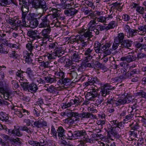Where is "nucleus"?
Segmentation results:
<instances>
[{"mask_svg":"<svg viewBox=\"0 0 146 146\" xmlns=\"http://www.w3.org/2000/svg\"><path fill=\"white\" fill-rule=\"evenodd\" d=\"M88 111H89V112L83 111L79 113L78 112H72L71 111L70 112H67L66 114L69 117L71 118L74 117L76 118V121H79L80 118L81 120H83L85 119H93L96 118V116L92 113L97 112V110L94 107L88 108Z\"/></svg>","mask_w":146,"mask_h":146,"instance_id":"nucleus-1","label":"nucleus"},{"mask_svg":"<svg viewBox=\"0 0 146 146\" xmlns=\"http://www.w3.org/2000/svg\"><path fill=\"white\" fill-rule=\"evenodd\" d=\"M124 35L122 33L117 34V36L114 38L115 40L121 44V47L123 48L130 49L131 46L133 41L130 39H124Z\"/></svg>","mask_w":146,"mask_h":146,"instance_id":"nucleus-2","label":"nucleus"},{"mask_svg":"<svg viewBox=\"0 0 146 146\" xmlns=\"http://www.w3.org/2000/svg\"><path fill=\"white\" fill-rule=\"evenodd\" d=\"M32 7L36 10L42 9L46 11L48 9L45 0H32Z\"/></svg>","mask_w":146,"mask_h":146,"instance_id":"nucleus-3","label":"nucleus"},{"mask_svg":"<svg viewBox=\"0 0 146 146\" xmlns=\"http://www.w3.org/2000/svg\"><path fill=\"white\" fill-rule=\"evenodd\" d=\"M38 21L39 22L38 27L40 28H46L50 26V21L48 19V16H43L42 14L40 15L38 17Z\"/></svg>","mask_w":146,"mask_h":146,"instance_id":"nucleus-4","label":"nucleus"},{"mask_svg":"<svg viewBox=\"0 0 146 146\" xmlns=\"http://www.w3.org/2000/svg\"><path fill=\"white\" fill-rule=\"evenodd\" d=\"M19 1L22 11V17L26 16L29 11V3L28 0H19Z\"/></svg>","mask_w":146,"mask_h":146,"instance_id":"nucleus-5","label":"nucleus"},{"mask_svg":"<svg viewBox=\"0 0 146 146\" xmlns=\"http://www.w3.org/2000/svg\"><path fill=\"white\" fill-rule=\"evenodd\" d=\"M26 16L21 17L22 21L23 22V25L25 27H30L32 28H35L37 27L39 24L38 19V17L37 18H33L29 20V25L27 24L25 21Z\"/></svg>","mask_w":146,"mask_h":146,"instance_id":"nucleus-6","label":"nucleus"},{"mask_svg":"<svg viewBox=\"0 0 146 146\" xmlns=\"http://www.w3.org/2000/svg\"><path fill=\"white\" fill-rule=\"evenodd\" d=\"M90 31L89 29L85 30L84 29H81L79 31L80 38H84L89 41H91L90 38L92 37L93 35L92 32Z\"/></svg>","mask_w":146,"mask_h":146,"instance_id":"nucleus-7","label":"nucleus"},{"mask_svg":"<svg viewBox=\"0 0 146 146\" xmlns=\"http://www.w3.org/2000/svg\"><path fill=\"white\" fill-rule=\"evenodd\" d=\"M31 126L33 127H36L39 128L47 126L46 122L43 119H41L38 120H31Z\"/></svg>","mask_w":146,"mask_h":146,"instance_id":"nucleus-8","label":"nucleus"},{"mask_svg":"<svg viewBox=\"0 0 146 146\" xmlns=\"http://www.w3.org/2000/svg\"><path fill=\"white\" fill-rule=\"evenodd\" d=\"M133 100L132 97L130 95L127 94L124 98H121L118 99L116 104L120 106L126 103L128 104L131 102H133Z\"/></svg>","mask_w":146,"mask_h":146,"instance_id":"nucleus-9","label":"nucleus"},{"mask_svg":"<svg viewBox=\"0 0 146 146\" xmlns=\"http://www.w3.org/2000/svg\"><path fill=\"white\" fill-rule=\"evenodd\" d=\"M136 54L134 52L128 53V55L125 56H123L120 58V60L126 61L127 62L129 63L135 61L136 60Z\"/></svg>","mask_w":146,"mask_h":146,"instance_id":"nucleus-10","label":"nucleus"},{"mask_svg":"<svg viewBox=\"0 0 146 146\" xmlns=\"http://www.w3.org/2000/svg\"><path fill=\"white\" fill-rule=\"evenodd\" d=\"M27 35L29 37L31 38L32 40H38L41 38L37 30H29L28 31Z\"/></svg>","mask_w":146,"mask_h":146,"instance_id":"nucleus-11","label":"nucleus"},{"mask_svg":"<svg viewBox=\"0 0 146 146\" xmlns=\"http://www.w3.org/2000/svg\"><path fill=\"white\" fill-rule=\"evenodd\" d=\"M98 90L94 88L92 91L88 92L86 96V98L90 100H92L95 98L98 95Z\"/></svg>","mask_w":146,"mask_h":146,"instance_id":"nucleus-12","label":"nucleus"},{"mask_svg":"<svg viewBox=\"0 0 146 146\" xmlns=\"http://www.w3.org/2000/svg\"><path fill=\"white\" fill-rule=\"evenodd\" d=\"M78 12V10L74 9V8H72V7H71L70 8H67L64 10V13L66 16L73 17Z\"/></svg>","mask_w":146,"mask_h":146,"instance_id":"nucleus-13","label":"nucleus"},{"mask_svg":"<svg viewBox=\"0 0 146 146\" xmlns=\"http://www.w3.org/2000/svg\"><path fill=\"white\" fill-rule=\"evenodd\" d=\"M57 137L60 140L65 139L66 137L65 135V130L62 126L58 127L57 129Z\"/></svg>","mask_w":146,"mask_h":146,"instance_id":"nucleus-14","label":"nucleus"},{"mask_svg":"<svg viewBox=\"0 0 146 146\" xmlns=\"http://www.w3.org/2000/svg\"><path fill=\"white\" fill-rule=\"evenodd\" d=\"M126 30H128V33L129 35H128V37H133V36L137 35V34L139 32L138 30L136 29H134L130 28V27L127 25H126L125 26Z\"/></svg>","mask_w":146,"mask_h":146,"instance_id":"nucleus-15","label":"nucleus"},{"mask_svg":"<svg viewBox=\"0 0 146 146\" xmlns=\"http://www.w3.org/2000/svg\"><path fill=\"white\" fill-rule=\"evenodd\" d=\"M100 82V80L98 79L97 77H90L88 79V81L85 83V85L86 86H87L89 85H93L94 83L102 84V83H99Z\"/></svg>","mask_w":146,"mask_h":146,"instance_id":"nucleus-16","label":"nucleus"},{"mask_svg":"<svg viewBox=\"0 0 146 146\" xmlns=\"http://www.w3.org/2000/svg\"><path fill=\"white\" fill-rule=\"evenodd\" d=\"M46 29H43L41 33L42 35L43 36V38L45 39H48L50 37L49 34L51 31V27L50 26L48 27H46Z\"/></svg>","mask_w":146,"mask_h":146,"instance_id":"nucleus-17","label":"nucleus"},{"mask_svg":"<svg viewBox=\"0 0 146 146\" xmlns=\"http://www.w3.org/2000/svg\"><path fill=\"white\" fill-rule=\"evenodd\" d=\"M115 129V128L112 127L109 128L108 130H107V133L108 135H110V134L114 137L115 138H116V139H118L119 138L120 136Z\"/></svg>","mask_w":146,"mask_h":146,"instance_id":"nucleus-18","label":"nucleus"},{"mask_svg":"<svg viewBox=\"0 0 146 146\" xmlns=\"http://www.w3.org/2000/svg\"><path fill=\"white\" fill-rule=\"evenodd\" d=\"M3 92V93H1V94L4 97L5 99L9 101L10 102H11L12 99L10 95V92L8 89L7 88Z\"/></svg>","mask_w":146,"mask_h":146,"instance_id":"nucleus-19","label":"nucleus"},{"mask_svg":"<svg viewBox=\"0 0 146 146\" xmlns=\"http://www.w3.org/2000/svg\"><path fill=\"white\" fill-rule=\"evenodd\" d=\"M25 81H26L25 79L23 80H20L19 82L20 84V85L24 90L29 91V86L30 84L28 82H25Z\"/></svg>","mask_w":146,"mask_h":146,"instance_id":"nucleus-20","label":"nucleus"},{"mask_svg":"<svg viewBox=\"0 0 146 146\" xmlns=\"http://www.w3.org/2000/svg\"><path fill=\"white\" fill-rule=\"evenodd\" d=\"M70 83V79L67 78H64L62 80H59L57 81V84L58 85L61 84L62 85L67 86L69 85Z\"/></svg>","mask_w":146,"mask_h":146,"instance_id":"nucleus-21","label":"nucleus"},{"mask_svg":"<svg viewBox=\"0 0 146 146\" xmlns=\"http://www.w3.org/2000/svg\"><path fill=\"white\" fill-rule=\"evenodd\" d=\"M52 77L49 76L48 77H43V78L45 80L47 83H52L56 82L57 81L56 78L54 76H52Z\"/></svg>","mask_w":146,"mask_h":146,"instance_id":"nucleus-22","label":"nucleus"},{"mask_svg":"<svg viewBox=\"0 0 146 146\" xmlns=\"http://www.w3.org/2000/svg\"><path fill=\"white\" fill-rule=\"evenodd\" d=\"M80 35H77L76 36H71L68 39L69 40V42L71 44H74L76 42L78 43L80 38Z\"/></svg>","mask_w":146,"mask_h":146,"instance_id":"nucleus-23","label":"nucleus"},{"mask_svg":"<svg viewBox=\"0 0 146 146\" xmlns=\"http://www.w3.org/2000/svg\"><path fill=\"white\" fill-rule=\"evenodd\" d=\"M29 87V91L33 93H35L38 89L37 85L33 82L30 84Z\"/></svg>","mask_w":146,"mask_h":146,"instance_id":"nucleus-24","label":"nucleus"},{"mask_svg":"<svg viewBox=\"0 0 146 146\" xmlns=\"http://www.w3.org/2000/svg\"><path fill=\"white\" fill-rule=\"evenodd\" d=\"M73 53V54L72 57V60L76 62H78L80 60V57L78 53L76 51H74Z\"/></svg>","mask_w":146,"mask_h":146,"instance_id":"nucleus-25","label":"nucleus"},{"mask_svg":"<svg viewBox=\"0 0 146 146\" xmlns=\"http://www.w3.org/2000/svg\"><path fill=\"white\" fill-rule=\"evenodd\" d=\"M54 51L56 56H58L59 57L64 54V52L61 47L58 48L57 47L54 50Z\"/></svg>","mask_w":146,"mask_h":146,"instance_id":"nucleus-26","label":"nucleus"},{"mask_svg":"<svg viewBox=\"0 0 146 146\" xmlns=\"http://www.w3.org/2000/svg\"><path fill=\"white\" fill-rule=\"evenodd\" d=\"M23 25V22L22 23L21 20H18L17 21H15V25L14 26L15 27L14 29L15 30H17L18 29H21V27H25Z\"/></svg>","mask_w":146,"mask_h":146,"instance_id":"nucleus-27","label":"nucleus"},{"mask_svg":"<svg viewBox=\"0 0 146 146\" xmlns=\"http://www.w3.org/2000/svg\"><path fill=\"white\" fill-rule=\"evenodd\" d=\"M106 26H103L102 25H98L96 26V28L95 30V33L97 34H99V31H102L106 30Z\"/></svg>","mask_w":146,"mask_h":146,"instance_id":"nucleus-28","label":"nucleus"},{"mask_svg":"<svg viewBox=\"0 0 146 146\" xmlns=\"http://www.w3.org/2000/svg\"><path fill=\"white\" fill-rule=\"evenodd\" d=\"M96 21L94 20H91L89 23V30L94 31L95 32L96 28Z\"/></svg>","mask_w":146,"mask_h":146,"instance_id":"nucleus-29","label":"nucleus"},{"mask_svg":"<svg viewBox=\"0 0 146 146\" xmlns=\"http://www.w3.org/2000/svg\"><path fill=\"white\" fill-rule=\"evenodd\" d=\"M44 44V42H42L41 43L36 42L34 44V48L35 49L37 52L40 51L41 50V46Z\"/></svg>","mask_w":146,"mask_h":146,"instance_id":"nucleus-30","label":"nucleus"},{"mask_svg":"<svg viewBox=\"0 0 146 146\" xmlns=\"http://www.w3.org/2000/svg\"><path fill=\"white\" fill-rule=\"evenodd\" d=\"M131 130L136 131L139 129V123L136 122H133L129 125Z\"/></svg>","mask_w":146,"mask_h":146,"instance_id":"nucleus-31","label":"nucleus"},{"mask_svg":"<svg viewBox=\"0 0 146 146\" xmlns=\"http://www.w3.org/2000/svg\"><path fill=\"white\" fill-rule=\"evenodd\" d=\"M55 74L57 76V78L59 79V80H62L65 76L64 72L61 71L56 73Z\"/></svg>","mask_w":146,"mask_h":146,"instance_id":"nucleus-32","label":"nucleus"},{"mask_svg":"<svg viewBox=\"0 0 146 146\" xmlns=\"http://www.w3.org/2000/svg\"><path fill=\"white\" fill-rule=\"evenodd\" d=\"M27 74L29 77L30 79H32L34 76L33 71L30 68H28L25 72Z\"/></svg>","mask_w":146,"mask_h":146,"instance_id":"nucleus-33","label":"nucleus"},{"mask_svg":"<svg viewBox=\"0 0 146 146\" xmlns=\"http://www.w3.org/2000/svg\"><path fill=\"white\" fill-rule=\"evenodd\" d=\"M20 139L17 138L16 139H13L11 140V143L16 146H19L21 144V141H20Z\"/></svg>","mask_w":146,"mask_h":146,"instance_id":"nucleus-34","label":"nucleus"},{"mask_svg":"<svg viewBox=\"0 0 146 146\" xmlns=\"http://www.w3.org/2000/svg\"><path fill=\"white\" fill-rule=\"evenodd\" d=\"M48 92L52 94H55L58 92V90L56 87L52 85L49 86Z\"/></svg>","mask_w":146,"mask_h":146,"instance_id":"nucleus-35","label":"nucleus"},{"mask_svg":"<svg viewBox=\"0 0 146 146\" xmlns=\"http://www.w3.org/2000/svg\"><path fill=\"white\" fill-rule=\"evenodd\" d=\"M79 41L81 42V45L82 47H86L89 43V40L84 38H80Z\"/></svg>","mask_w":146,"mask_h":146,"instance_id":"nucleus-36","label":"nucleus"},{"mask_svg":"<svg viewBox=\"0 0 146 146\" xmlns=\"http://www.w3.org/2000/svg\"><path fill=\"white\" fill-rule=\"evenodd\" d=\"M120 44L121 45L120 43L117 41L115 40L114 39L113 43V44L111 48V50H116L118 48Z\"/></svg>","mask_w":146,"mask_h":146,"instance_id":"nucleus-37","label":"nucleus"},{"mask_svg":"<svg viewBox=\"0 0 146 146\" xmlns=\"http://www.w3.org/2000/svg\"><path fill=\"white\" fill-rule=\"evenodd\" d=\"M76 69L79 73H82L86 69L85 66L84 64H83L81 65L80 66H78L76 67Z\"/></svg>","mask_w":146,"mask_h":146,"instance_id":"nucleus-38","label":"nucleus"},{"mask_svg":"<svg viewBox=\"0 0 146 146\" xmlns=\"http://www.w3.org/2000/svg\"><path fill=\"white\" fill-rule=\"evenodd\" d=\"M115 22L114 21H112L110 22L108 26L106 25V30L107 31L110 29H111L114 28L115 26Z\"/></svg>","mask_w":146,"mask_h":146,"instance_id":"nucleus-39","label":"nucleus"},{"mask_svg":"<svg viewBox=\"0 0 146 146\" xmlns=\"http://www.w3.org/2000/svg\"><path fill=\"white\" fill-rule=\"evenodd\" d=\"M136 60H138L140 59L146 57V55L140 52L137 53L136 54Z\"/></svg>","mask_w":146,"mask_h":146,"instance_id":"nucleus-40","label":"nucleus"},{"mask_svg":"<svg viewBox=\"0 0 146 146\" xmlns=\"http://www.w3.org/2000/svg\"><path fill=\"white\" fill-rule=\"evenodd\" d=\"M84 58L83 61L84 62H89L92 58V55L86 54H84Z\"/></svg>","mask_w":146,"mask_h":146,"instance_id":"nucleus-41","label":"nucleus"},{"mask_svg":"<svg viewBox=\"0 0 146 146\" xmlns=\"http://www.w3.org/2000/svg\"><path fill=\"white\" fill-rule=\"evenodd\" d=\"M135 95L137 96H140L141 97L146 99V93L145 92L140 91L139 92L135 93Z\"/></svg>","mask_w":146,"mask_h":146,"instance_id":"nucleus-42","label":"nucleus"},{"mask_svg":"<svg viewBox=\"0 0 146 146\" xmlns=\"http://www.w3.org/2000/svg\"><path fill=\"white\" fill-rule=\"evenodd\" d=\"M73 134V132H72L71 131H68L67 133V137H66V139L70 140L74 139V137Z\"/></svg>","mask_w":146,"mask_h":146,"instance_id":"nucleus-43","label":"nucleus"},{"mask_svg":"<svg viewBox=\"0 0 146 146\" xmlns=\"http://www.w3.org/2000/svg\"><path fill=\"white\" fill-rule=\"evenodd\" d=\"M34 45H33L31 42L28 43L26 44V48L30 52H32V51L34 48Z\"/></svg>","mask_w":146,"mask_h":146,"instance_id":"nucleus-44","label":"nucleus"},{"mask_svg":"<svg viewBox=\"0 0 146 146\" xmlns=\"http://www.w3.org/2000/svg\"><path fill=\"white\" fill-rule=\"evenodd\" d=\"M25 72L22 70H18L16 73V75L17 76L20 78V80H23V74Z\"/></svg>","mask_w":146,"mask_h":146,"instance_id":"nucleus-45","label":"nucleus"},{"mask_svg":"<svg viewBox=\"0 0 146 146\" xmlns=\"http://www.w3.org/2000/svg\"><path fill=\"white\" fill-rule=\"evenodd\" d=\"M51 133L53 137L57 139V130L56 131L55 128L52 126L51 127Z\"/></svg>","mask_w":146,"mask_h":146,"instance_id":"nucleus-46","label":"nucleus"},{"mask_svg":"<svg viewBox=\"0 0 146 146\" xmlns=\"http://www.w3.org/2000/svg\"><path fill=\"white\" fill-rule=\"evenodd\" d=\"M58 44L56 42H52L49 44L48 48L49 49H55L57 47Z\"/></svg>","mask_w":146,"mask_h":146,"instance_id":"nucleus-47","label":"nucleus"},{"mask_svg":"<svg viewBox=\"0 0 146 146\" xmlns=\"http://www.w3.org/2000/svg\"><path fill=\"white\" fill-rule=\"evenodd\" d=\"M136 10L137 12H138L139 13L141 14H143L145 12V8L141 7L139 5L136 9Z\"/></svg>","mask_w":146,"mask_h":146,"instance_id":"nucleus-48","label":"nucleus"},{"mask_svg":"<svg viewBox=\"0 0 146 146\" xmlns=\"http://www.w3.org/2000/svg\"><path fill=\"white\" fill-rule=\"evenodd\" d=\"M8 55L10 58H12L14 59H16L18 57V55L16 53V52L15 51H12Z\"/></svg>","mask_w":146,"mask_h":146,"instance_id":"nucleus-49","label":"nucleus"},{"mask_svg":"<svg viewBox=\"0 0 146 146\" xmlns=\"http://www.w3.org/2000/svg\"><path fill=\"white\" fill-rule=\"evenodd\" d=\"M125 79L126 77H125L124 75L123 76H120L119 77H116L115 78H112L111 80L115 82V81H120L121 80H124Z\"/></svg>","mask_w":146,"mask_h":146,"instance_id":"nucleus-50","label":"nucleus"},{"mask_svg":"<svg viewBox=\"0 0 146 146\" xmlns=\"http://www.w3.org/2000/svg\"><path fill=\"white\" fill-rule=\"evenodd\" d=\"M111 46V44L110 43L108 42L106 43L104 45H103L102 46V50L104 51L105 50H109Z\"/></svg>","mask_w":146,"mask_h":146,"instance_id":"nucleus-51","label":"nucleus"},{"mask_svg":"<svg viewBox=\"0 0 146 146\" xmlns=\"http://www.w3.org/2000/svg\"><path fill=\"white\" fill-rule=\"evenodd\" d=\"M66 7L63 8V9H65L67 8H70L71 7V6L74 5V1L72 0H71L70 1H68V0H67V2L66 3Z\"/></svg>","mask_w":146,"mask_h":146,"instance_id":"nucleus-52","label":"nucleus"},{"mask_svg":"<svg viewBox=\"0 0 146 146\" xmlns=\"http://www.w3.org/2000/svg\"><path fill=\"white\" fill-rule=\"evenodd\" d=\"M19 129L21 131H25L27 133H31V131L29 129L26 125L21 126L19 127Z\"/></svg>","mask_w":146,"mask_h":146,"instance_id":"nucleus-53","label":"nucleus"},{"mask_svg":"<svg viewBox=\"0 0 146 146\" xmlns=\"http://www.w3.org/2000/svg\"><path fill=\"white\" fill-rule=\"evenodd\" d=\"M48 58L49 60H51L52 59H54L56 57V55L54 53L53 51V53H48L47 54V55Z\"/></svg>","mask_w":146,"mask_h":146,"instance_id":"nucleus-54","label":"nucleus"},{"mask_svg":"<svg viewBox=\"0 0 146 146\" xmlns=\"http://www.w3.org/2000/svg\"><path fill=\"white\" fill-rule=\"evenodd\" d=\"M94 64L95 65V66L98 68H105V66L104 65L102 64L100 62H95L94 63Z\"/></svg>","mask_w":146,"mask_h":146,"instance_id":"nucleus-55","label":"nucleus"},{"mask_svg":"<svg viewBox=\"0 0 146 146\" xmlns=\"http://www.w3.org/2000/svg\"><path fill=\"white\" fill-rule=\"evenodd\" d=\"M133 115L132 114H129L128 115H126L125 117H124V119L123 121H127L131 119L133 117Z\"/></svg>","mask_w":146,"mask_h":146,"instance_id":"nucleus-56","label":"nucleus"},{"mask_svg":"<svg viewBox=\"0 0 146 146\" xmlns=\"http://www.w3.org/2000/svg\"><path fill=\"white\" fill-rule=\"evenodd\" d=\"M40 66H41L45 68H49L50 67V66L49 65V62L48 61L41 62Z\"/></svg>","mask_w":146,"mask_h":146,"instance_id":"nucleus-57","label":"nucleus"},{"mask_svg":"<svg viewBox=\"0 0 146 146\" xmlns=\"http://www.w3.org/2000/svg\"><path fill=\"white\" fill-rule=\"evenodd\" d=\"M134 45L137 48H141V49H142V47H143V44H141L138 42V41H136L134 42Z\"/></svg>","mask_w":146,"mask_h":146,"instance_id":"nucleus-58","label":"nucleus"},{"mask_svg":"<svg viewBox=\"0 0 146 146\" xmlns=\"http://www.w3.org/2000/svg\"><path fill=\"white\" fill-rule=\"evenodd\" d=\"M100 96H99L98 97V99H97L95 102V104H96L98 106L102 103L104 100L103 98H100Z\"/></svg>","mask_w":146,"mask_h":146,"instance_id":"nucleus-59","label":"nucleus"},{"mask_svg":"<svg viewBox=\"0 0 146 146\" xmlns=\"http://www.w3.org/2000/svg\"><path fill=\"white\" fill-rule=\"evenodd\" d=\"M28 143L31 145L33 146H38L39 145V143L36 141H35L33 140H29L28 141Z\"/></svg>","mask_w":146,"mask_h":146,"instance_id":"nucleus-60","label":"nucleus"},{"mask_svg":"<svg viewBox=\"0 0 146 146\" xmlns=\"http://www.w3.org/2000/svg\"><path fill=\"white\" fill-rule=\"evenodd\" d=\"M7 88L4 86L3 83L2 82L0 81V94L3 93V91L5 90Z\"/></svg>","mask_w":146,"mask_h":146,"instance_id":"nucleus-61","label":"nucleus"},{"mask_svg":"<svg viewBox=\"0 0 146 146\" xmlns=\"http://www.w3.org/2000/svg\"><path fill=\"white\" fill-rule=\"evenodd\" d=\"M19 129H15L14 134L18 137H21L23 135L22 133L20 132Z\"/></svg>","mask_w":146,"mask_h":146,"instance_id":"nucleus-62","label":"nucleus"},{"mask_svg":"<svg viewBox=\"0 0 146 146\" xmlns=\"http://www.w3.org/2000/svg\"><path fill=\"white\" fill-rule=\"evenodd\" d=\"M9 23V24L11 26H12L13 27H14V25H15V21H17L16 20H15L14 19L11 18V19L9 18L7 19Z\"/></svg>","mask_w":146,"mask_h":146,"instance_id":"nucleus-63","label":"nucleus"},{"mask_svg":"<svg viewBox=\"0 0 146 146\" xmlns=\"http://www.w3.org/2000/svg\"><path fill=\"white\" fill-rule=\"evenodd\" d=\"M64 140L65 139L60 140V141H59L60 144L62 146H67V144L68 143V142Z\"/></svg>","mask_w":146,"mask_h":146,"instance_id":"nucleus-64","label":"nucleus"}]
</instances>
